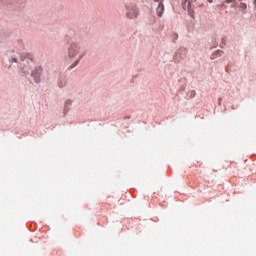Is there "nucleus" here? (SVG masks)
Listing matches in <instances>:
<instances>
[{
    "instance_id": "7ed1b4c3",
    "label": "nucleus",
    "mask_w": 256,
    "mask_h": 256,
    "mask_svg": "<svg viewBox=\"0 0 256 256\" xmlns=\"http://www.w3.org/2000/svg\"><path fill=\"white\" fill-rule=\"evenodd\" d=\"M191 7H192V4L190 0H182V9H187L189 16L193 18L194 14H193V9Z\"/></svg>"
},
{
    "instance_id": "1a4fd4ad",
    "label": "nucleus",
    "mask_w": 256,
    "mask_h": 256,
    "mask_svg": "<svg viewBox=\"0 0 256 256\" xmlns=\"http://www.w3.org/2000/svg\"><path fill=\"white\" fill-rule=\"evenodd\" d=\"M154 2H156L158 4H162V0H154Z\"/></svg>"
},
{
    "instance_id": "f257e3e1",
    "label": "nucleus",
    "mask_w": 256,
    "mask_h": 256,
    "mask_svg": "<svg viewBox=\"0 0 256 256\" xmlns=\"http://www.w3.org/2000/svg\"><path fill=\"white\" fill-rule=\"evenodd\" d=\"M125 17L129 20H134L138 17V8H136V5L129 4L125 6Z\"/></svg>"
},
{
    "instance_id": "9d476101",
    "label": "nucleus",
    "mask_w": 256,
    "mask_h": 256,
    "mask_svg": "<svg viewBox=\"0 0 256 256\" xmlns=\"http://www.w3.org/2000/svg\"><path fill=\"white\" fill-rule=\"evenodd\" d=\"M13 62H14V63H17V58H14V59H13Z\"/></svg>"
},
{
    "instance_id": "0eeeda50",
    "label": "nucleus",
    "mask_w": 256,
    "mask_h": 256,
    "mask_svg": "<svg viewBox=\"0 0 256 256\" xmlns=\"http://www.w3.org/2000/svg\"><path fill=\"white\" fill-rule=\"evenodd\" d=\"M76 65H78V60L74 61V63L70 65V69H73Z\"/></svg>"
},
{
    "instance_id": "6e6552de",
    "label": "nucleus",
    "mask_w": 256,
    "mask_h": 256,
    "mask_svg": "<svg viewBox=\"0 0 256 256\" xmlns=\"http://www.w3.org/2000/svg\"><path fill=\"white\" fill-rule=\"evenodd\" d=\"M232 2H233V0H224V3H226V4H230Z\"/></svg>"
},
{
    "instance_id": "423d86ee",
    "label": "nucleus",
    "mask_w": 256,
    "mask_h": 256,
    "mask_svg": "<svg viewBox=\"0 0 256 256\" xmlns=\"http://www.w3.org/2000/svg\"><path fill=\"white\" fill-rule=\"evenodd\" d=\"M20 59H21V62H23L25 60L32 61V54L23 53L20 55Z\"/></svg>"
},
{
    "instance_id": "20e7f679",
    "label": "nucleus",
    "mask_w": 256,
    "mask_h": 256,
    "mask_svg": "<svg viewBox=\"0 0 256 256\" xmlns=\"http://www.w3.org/2000/svg\"><path fill=\"white\" fill-rule=\"evenodd\" d=\"M41 72H42L41 67H37L32 71V77L34 78V83L39 84L41 82V78H40Z\"/></svg>"
},
{
    "instance_id": "39448f33",
    "label": "nucleus",
    "mask_w": 256,
    "mask_h": 256,
    "mask_svg": "<svg viewBox=\"0 0 256 256\" xmlns=\"http://www.w3.org/2000/svg\"><path fill=\"white\" fill-rule=\"evenodd\" d=\"M165 12V6L162 3H158V7L156 8V15L158 17H162V13Z\"/></svg>"
},
{
    "instance_id": "9b49d317",
    "label": "nucleus",
    "mask_w": 256,
    "mask_h": 256,
    "mask_svg": "<svg viewBox=\"0 0 256 256\" xmlns=\"http://www.w3.org/2000/svg\"><path fill=\"white\" fill-rule=\"evenodd\" d=\"M209 3H213V1L212 0H207Z\"/></svg>"
},
{
    "instance_id": "f8f14e48",
    "label": "nucleus",
    "mask_w": 256,
    "mask_h": 256,
    "mask_svg": "<svg viewBox=\"0 0 256 256\" xmlns=\"http://www.w3.org/2000/svg\"><path fill=\"white\" fill-rule=\"evenodd\" d=\"M81 58H83V56H80V57H79V60H81Z\"/></svg>"
},
{
    "instance_id": "f03ea898",
    "label": "nucleus",
    "mask_w": 256,
    "mask_h": 256,
    "mask_svg": "<svg viewBox=\"0 0 256 256\" xmlns=\"http://www.w3.org/2000/svg\"><path fill=\"white\" fill-rule=\"evenodd\" d=\"M79 50H81V46L76 43H72V45H70V48H68V57L70 59L75 58L76 55H78Z\"/></svg>"
},
{
    "instance_id": "ddd939ff",
    "label": "nucleus",
    "mask_w": 256,
    "mask_h": 256,
    "mask_svg": "<svg viewBox=\"0 0 256 256\" xmlns=\"http://www.w3.org/2000/svg\"><path fill=\"white\" fill-rule=\"evenodd\" d=\"M254 3H255V5H256V0H254Z\"/></svg>"
}]
</instances>
